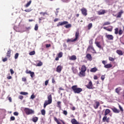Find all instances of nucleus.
<instances>
[{
    "label": "nucleus",
    "instance_id": "44",
    "mask_svg": "<svg viewBox=\"0 0 124 124\" xmlns=\"http://www.w3.org/2000/svg\"><path fill=\"white\" fill-rule=\"evenodd\" d=\"M24 11H25V12H31V9H27L25 10Z\"/></svg>",
    "mask_w": 124,
    "mask_h": 124
},
{
    "label": "nucleus",
    "instance_id": "36",
    "mask_svg": "<svg viewBox=\"0 0 124 124\" xmlns=\"http://www.w3.org/2000/svg\"><path fill=\"white\" fill-rule=\"evenodd\" d=\"M110 23L109 21L106 22L104 23L103 26H107L110 25Z\"/></svg>",
    "mask_w": 124,
    "mask_h": 124
},
{
    "label": "nucleus",
    "instance_id": "52",
    "mask_svg": "<svg viewBox=\"0 0 124 124\" xmlns=\"http://www.w3.org/2000/svg\"><path fill=\"white\" fill-rule=\"evenodd\" d=\"M10 72H11V74H14V71H13V69H11L10 70Z\"/></svg>",
    "mask_w": 124,
    "mask_h": 124
},
{
    "label": "nucleus",
    "instance_id": "21",
    "mask_svg": "<svg viewBox=\"0 0 124 124\" xmlns=\"http://www.w3.org/2000/svg\"><path fill=\"white\" fill-rule=\"evenodd\" d=\"M86 58L88 59L89 61H92L93 60L92 55L90 54H87L86 55Z\"/></svg>",
    "mask_w": 124,
    "mask_h": 124
},
{
    "label": "nucleus",
    "instance_id": "50",
    "mask_svg": "<svg viewBox=\"0 0 124 124\" xmlns=\"http://www.w3.org/2000/svg\"><path fill=\"white\" fill-rule=\"evenodd\" d=\"M18 98L19 99H21V100H23V98H24V96H22V95H19L18 96Z\"/></svg>",
    "mask_w": 124,
    "mask_h": 124
},
{
    "label": "nucleus",
    "instance_id": "3",
    "mask_svg": "<svg viewBox=\"0 0 124 124\" xmlns=\"http://www.w3.org/2000/svg\"><path fill=\"white\" fill-rule=\"evenodd\" d=\"M72 90H73L75 93H80L83 89L82 88H78L77 85H74L72 87Z\"/></svg>",
    "mask_w": 124,
    "mask_h": 124
},
{
    "label": "nucleus",
    "instance_id": "22",
    "mask_svg": "<svg viewBox=\"0 0 124 124\" xmlns=\"http://www.w3.org/2000/svg\"><path fill=\"white\" fill-rule=\"evenodd\" d=\"M32 121L33 123H37V121H38V117H34L32 119Z\"/></svg>",
    "mask_w": 124,
    "mask_h": 124
},
{
    "label": "nucleus",
    "instance_id": "47",
    "mask_svg": "<svg viewBox=\"0 0 124 124\" xmlns=\"http://www.w3.org/2000/svg\"><path fill=\"white\" fill-rule=\"evenodd\" d=\"M32 72H31V71H29V70H26V73H27V74H31Z\"/></svg>",
    "mask_w": 124,
    "mask_h": 124
},
{
    "label": "nucleus",
    "instance_id": "17",
    "mask_svg": "<svg viewBox=\"0 0 124 124\" xmlns=\"http://www.w3.org/2000/svg\"><path fill=\"white\" fill-rule=\"evenodd\" d=\"M95 44L98 48H99L100 49H103V47L101 46V45H100V43L99 42H95Z\"/></svg>",
    "mask_w": 124,
    "mask_h": 124
},
{
    "label": "nucleus",
    "instance_id": "32",
    "mask_svg": "<svg viewBox=\"0 0 124 124\" xmlns=\"http://www.w3.org/2000/svg\"><path fill=\"white\" fill-rule=\"evenodd\" d=\"M75 41H74V39H68L67 42H75Z\"/></svg>",
    "mask_w": 124,
    "mask_h": 124
},
{
    "label": "nucleus",
    "instance_id": "46",
    "mask_svg": "<svg viewBox=\"0 0 124 124\" xmlns=\"http://www.w3.org/2000/svg\"><path fill=\"white\" fill-rule=\"evenodd\" d=\"M40 14H41V15H43V16H44L45 15H47V13L46 12L44 13L43 12H41Z\"/></svg>",
    "mask_w": 124,
    "mask_h": 124
},
{
    "label": "nucleus",
    "instance_id": "38",
    "mask_svg": "<svg viewBox=\"0 0 124 124\" xmlns=\"http://www.w3.org/2000/svg\"><path fill=\"white\" fill-rule=\"evenodd\" d=\"M123 32H124V31H123V30H122L121 29H120L119 30V31L118 32V33L119 34V35H122V34H123Z\"/></svg>",
    "mask_w": 124,
    "mask_h": 124
},
{
    "label": "nucleus",
    "instance_id": "14",
    "mask_svg": "<svg viewBox=\"0 0 124 124\" xmlns=\"http://www.w3.org/2000/svg\"><path fill=\"white\" fill-rule=\"evenodd\" d=\"M111 109L112 110L113 112H114V113H120V109H118L116 108H112Z\"/></svg>",
    "mask_w": 124,
    "mask_h": 124
},
{
    "label": "nucleus",
    "instance_id": "15",
    "mask_svg": "<svg viewBox=\"0 0 124 124\" xmlns=\"http://www.w3.org/2000/svg\"><path fill=\"white\" fill-rule=\"evenodd\" d=\"M69 60L71 61H76V60H77V57L75 55H72L69 57Z\"/></svg>",
    "mask_w": 124,
    "mask_h": 124
},
{
    "label": "nucleus",
    "instance_id": "55",
    "mask_svg": "<svg viewBox=\"0 0 124 124\" xmlns=\"http://www.w3.org/2000/svg\"><path fill=\"white\" fill-rule=\"evenodd\" d=\"M14 115L15 116H18V115H19V113H18V112H15L14 113Z\"/></svg>",
    "mask_w": 124,
    "mask_h": 124
},
{
    "label": "nucleus",
    "instance_id": "49",
    "mask_svg": "<svg viewBox=\"0 0 124 124\" xmlns=\"http://www.w3.org/2000/svg\"><path fill=\"white\" fill-rule=\"evenodd\" d=\"M109 60L110 61V62H114V58L113 57H109Z\"/></svg>",
    "mask_w": 124,
    "mask_h": 124
},
{
    "label": "nucleus",
    "instance_id": "39",
    "mask_svg": "<svg viewBox=\"0 0 124 124\" xmlns=\"http://www.w3.org/2000/svg\"><path fill=\"white\" fill-rule=\"evenodd\" d=\"M107 31H113V27L111 26V28H108V29H107Z\"/></svg>",
    "mask_w": 124,
    "mask_h": 124
},
{
    "label": "nucleus",
    "instance_id": "29",
    "mask_svg": "<svg viewBox=\"0 0 124 124\" xmlns=\"http://www.w3.org/2000/svg\"><path fill=\"white\" fill-rule=\"evenodd\" d=\"M20 94H22V95H27V94H29V93H28V92H20Z\"/></svg>",
    "mask_w": 124,
    "mask_h": 124
},
{
    "label": "nucleus",
    "instance_id": "59",
    "mask_svg": "<svg viewBox=\"0 0 124 124\" xmlns=\"http://www.w3.org/2000/svg\"><path fill=\"white\" fill-rule=\"evenodd\" d=\"M46 48H49V47H51V45L50 44H46Z\"/></svg>",
    "mask_w": 124,
    "mask_h": 124
},
{
    "label": "nucleus",
    "instance_id": "40",
    "mask_svg": "<svg viewBox=\"0 0 124 124\" xmlns=\"http://www.w3.org/2000/svg\"><path fill=\"white\" fill-rule=\"evenodd\" d=\"M62 52H60L58 54V58H62Z\"/></svg>",
    "mask_w": 124,
    "mask_h": 124
},
{
    "label": "nucleus",
    "instance_id": "58",
    "mask_svg": "<svg viewBox=\"0 0 124 124\" xmlns=\"http://www.w3.org/2000/svg\"><path fill=\"white\" fill-rule=\"evenodd\" d=\"M63 2H69V0H62Z\"/></svg>",
    "mask_w": 124,
    "mask_h": 124
},
{
    "label": "nucleus",
    "instance_id": "8",
    "mask_svg": "<svg viewBox=\"0 0 124 124\" xmlns=\"http://www.w3.org/2000/svg\"><path fill=\"white\" fill-rule=\"evenodd\" d=\"M68 22L67 21H63L62 22H59V23L57 24V27H60V26H63V25H66L68 24Z\"/></svg>",
    "mask_w": 124,
    "mask_h": 124
},
{
    "label": "nucleus",
    "instance_id": "64",
    "mask_svg": "<svg viewBox=\"0 0 124 124\" xmlns=\"http://www.w3.org/2000/svg\"><path fill=\"white\" fill-rule=\"evenodd\" d=\"M55 78H52V83H55Z\"/></svg>",
    "mask_w": 124,
    "mask_h": 124
},
{
    "label": "nucleus",
    "instance_id": "16",
    "mask_svg": "<svg viewBox=\"0 0 124 124\" xmlns=\"http://www.w3.org/2000/svg\"><path fill=\"white\" fill-rule=\"evenodd\" d=\"M87 88L88 89H92L93 88V83L92 81H90L88 84L87 85Z\"/></svg>",
    "mask_w": 124,
    "mask_h": 124
},
{
    "label": "nucleus",
    "instance_id": "12",
    "mask_svg": "<svg viewBox=\"0 0 124 124\" xmlns=\"http://www.w3.org/2000/svg\"><path fill=\"white\" fill-rule=\"evenodd\" d=\"M76 38L74 39V41H77V39L79 37V31H77L75 35Z\"/></svg>",
    "mask_w": 124,
    "mask_h": 124
},
{
    "label": "nucleus",
    "instance_id": "57",
    "mask_svg": "<svg viewBox=\"0 0 124 124\" xmlns=\"http://www.w3.org/2000/svg\"><path fill=\"white\" fill-rule=\"evenodd\" d=\"M102 63L104 64V65H106V63H107V62L105 61H102Z\"/></svg>",
    "mask_w": 124,
    "mask_h": 124
},
{
    "label": "nucleus",
    "instance_id": "56",
    "mask_svg": "<svg viewBox=\"0 0 124 124\" xmlns=\"http://www.w3.org/2000/svg\"><path fill=\"white\" fill-rule=\"evenodd\" d=\"M72 70L74 73H75V68H74V67H72Z\"/></svg>",
    "mask_w": 124,
    "mask_h": 124
},
{
    "label": "nucleus",
    "instance_id": "1",
    "mask_svg": "<svg viewBox=\"0 0 124 124\" xmlns=\"http://www.w3.org/2000/svg\"><path fill=\"white\" fill-rule=\"evenodd\" d=\"M87 71V67L85 65L82 66L81 71L79 72V76L80 77H84L86 75V71Z\"/></svg>",
    "mask_w": 124,
    "mask_h": 124
},
{
    "label": "nucleus",
    "instance_id": "18",
    "mask_svg": "<svg viewBox=\"0 0 124 124\" xmlns=\"http://www.w3.org/2000/svg\"><path fill=\"white\" fill-rule=\"evenodd\" d=\"M98 15H104V14H105V10H101L98 12Z\"/></svg>",
    "mask_w": 124,
    "mask_h": 124
},
{
    "label": "nucleus",
    "instance_id": "30",
    "mask_svg": "<svg viewBox=\"0 0 124 124\" xmlns=\"http://www.w3.org/2000/svg\"><path fill=\"white\" fill-rule=\"evenodd\" d=\"M64 27L65 28H66V29H69V28H71L72 25L71 24H69L66 25Z\"/></svg>",
    "mask_w": 124,
    "mask_h": 124
},
{
    "label": "nucleus",
    "instance_id": "33",
    "mask_svg": "<svg viewBox=\"0 0 124 124\" xmlns=\"http://www.w3.org/2000/svg\"><path fill=\"white\" fill-rule=\"evenodd\" d=\"M114 31H115L114 33L115 34H118V33H119V28H115Z\"/></svg>",
    "mask_w": 124,
    "mask_h": 124
},
{
    "label": "nucleus",
    "instance_id": "54",
    "mask_svg": "<svg viewBox=\"0 0 124 124\" xmlns=\"http://www.w3.org/2000/svg\"><path fill=\"white\" fill-rule=\"evenodd\" d=\"M22 80L23 82H26V81H27V78H22Z\"/></svg>",
    "mask_w": 124,
    "mask_h": 124
},
{
    "label": "nucleus",
    "instance_id": "7",
    "mask_svg": "<svg viewBox=\"0 0 124 124\" xmlns=\"http://www.w3.org/2000/svg\"><path fill=\"white\" fill-rule=\"evenodd\" d=\"M81 11L82 12V15H83L84 16H87V15H88V14L87 13V11L86 8L81 9Z\"/></svg>",
    "mask_w": 124,
    "mask_h": 124
},
{
    "label": "nucleus",
    "instance_id": "27",
    "mask_svg": "<svg viewBox=\"0 0 124 124\" xmlns=\"http://www.w3.org/2000/svg\"><path fill=\"white\" fill-rule=\"evenodd\" d=\"M43 65V63L41 62V61H40L36 65V66H42V65Z\"/></svg>",
    "mask_w": 124,
    "mask_h": 124
},
{
    "label": "nucleus",
    "instance_id": "6",
    "mask_svg": "<svg viewBox=\"0 0 124 124\" xmlns=\"http://www.w3.org/2000/svg\"><path fill=\"white\" fill-rule=\"evenodd\" d=\"M62 65H59L56 68V71L57 72H58V73H61L62 72Z\"/></svg>",
    "mask_w": 124,
    "mask_h": 124
},
{
    "label": "nucleus",
    "instance_id": "35",
    "mask_svg": "<svg viewBox=\"0 0 124 124\" xmlns=\"http://www.w3.org/2000/svg\"><path fill=\"white\" fill-rule=\"evenodd\" d=\"M88 30H91V28H93V24L92 23H90L88 25Z\"/></svg>",
    "mask_w": 124,
    "mask_h": 124
},
{
    "label": "nucleus",
    "instance_id": "63",
    "mask_svg": "<svg viewBox=\"0 0 124 124\" xmlns=\"http://www.w3.org/2000/svg\"><path fill=\"white\" fill-rule=\"evenodd\" d=\"M93 79L94 80H97V79H98L97 76H94V77H93Z\"/></svg>",
    "mask_w": 124,
    "mask_h": 124
},
{
    "label": "nucleus",
    "instance_id": "28",
    "mask_svg": "<svg viewBox=\"0 0 124 124\" xmlns=\"http://www.w3.org/2000/svg\"><path fill=\"white\" fill-rule=\"evenodd\" d=\"M61 103H62V102H61V101H58L57 102L58 107L59 108H60V109H61V108H62V106H61Z\"/></svg>",
    "mask_w": 124,
    "mask_h": 124
},
{
    "label": "nucleus",
    "instance_id": "11",
    "mask_svg": "<svg viewBox=\"0 0 124 124\" xmlns=\"http://www.w3.org/2000/svg\"><path fill=\"white\" fill-rule=\"evenodd\" d=\"M124 13V11L123 10H121L117 14L116 16L117 18H121L122 17V15Z\"/></svg>",
    "mask_w": 124,
    "mask_h": 124
},
{
    "label": "nucleus",
    "instance_id": "4",
    "mask_svg": "<svg viewBox=\"0 0 124 124\" xmlns=\"http://www.w3.org/2000/svg\"><path fill=\"white\" fill-rule=\"evenodd\" d=\"M48 100H46L45 101L44 104V108H46V106L47 105H48V104H51L52 103V95L50 94L47 96Z\"/></svg>",
    "mask_w": 124,
    "mask_h": 124
},
{
    "label": "nucleus",
    "instance_id": "45",
    "mask_svg": "<svg viewBox=\"0 0 124 124\" xmlns=\"http://www.w3.org/2000/svg\"><path fill=\"white\" fill-rule=\"evenodd\" d=\"M119 109H120V111H122L123 112L124 111V109L123 108V107L121 106V105H119Z\"/></svg>",
    "mask_w": 124,
    "mask_h": 124
},
{
    "label": "nucleus",
    "instance_id": "5",
    "mask_svg": "<svg viewBox=\"0 0 124 124\" xmlns=\"http://www.w3.org/2000/svg\"><path fill=\"white\" fill-rule=\"evenodd\" d=\"M24 112H25L26 115H32V114H34V110L27 108H24Z\"/></svg>",
    "mask_w": 124,
    "mask_h": 124
},
{
    "label": "nucleus",
    "instance_id": "23",
    "mask_svg": "<svg viewBox=\"0 0 124 124\" xmlns=\"http://www.w3.org/2000/svg\"><path fill=\"white\" fill-rule=\"evenodd\" d=\"M104 67L105 68H111L112 67V64H107L105 65Z\"/></svg>",
    "mask_w": 124,
    "mask_h": 124
},
{
    "label": "nucleus",
    "instance_id": "41",
    "mask_svg": "<svg viewBox=\"0 0 124 124\" xmlns=\"http://www.w3.org/2000/svg\"><path fill=\"white\" fill-rule=\"evenodd\" d=\"M35 31H38V25L36 24L34 28Z\"/></svg>",
    "mask_w": 124,
    "mask_h": 124
},
{
    "label": "nucleus",
    "instance_id": "60",
    "mask_svg": "<svg viewBox=\"0 0 124 124\" xmlns=\"http://www.w3.org/2000/svg\"><path fill=\"white\" fill-rule=\"evenodd\" d=\"M48 83H49V80H46L45 81V85L47 86V85H48Z\"/></svg>",
    "mask_w": 124,
    "mask_h": 124
},
{
    "label": "nucleus",
    "instance_id": "24",
    "mask_svg": "<svg viewBox=\"0 0 124 124\" xmlns=\"http://www.w3.org/2000/svg\"><path fill=\"white\" fill-rule=\"evenodd\" d=\"M116 53L120 56H123V51L121 50H116Z\"/></svg>",
    "mask_w": 124,
    "mask_h": 124
},
{
    "label": "nucleus",
    "instance_id": "61",
    "mask_svg": "<svg viewBox=\"0 0 124 124\" xmlns=\"http://www.w3.org/2000/svg\"><path fill=\"white\" fill-rule=\"evenodd\" d=\"M104 79H105V77L104 76H102L101 77V80H102V81H103L104 80Z\"/></svg>",
    "mask_w": 124,
    "mask_h": 124
},
{
    "label": "nucleus",
    "instance_id": "31",
    "mask_svg": "<svg viewBox=\"0 0 124 124\" xmlns=\"http://www.w3.org/2000/svg\"><path fill=\"white\" fill-rule=\"evenodd\" d=\"M41 114L43 115V116H45V114H46V111L45 110V109H42L41 111Z\"/></svg>",
    "mask_w": 124,
    "mask_h": 124
},
{
    "label": "nucleus",
    "instance_id": "20",
    "mask_svg": "<svg viewBox=\"0 0 124 124\" xmlns=\"http://www.w3.org/2000/svg\"><path fill=\"white\" fill-rule=\"evenodd\" d=\"M96 71H97V68L96 67L92 68L90 70V72H93V73H94V72H96Z\"/></svg>",
    "mask_w": 124,
    "mask_h": 124
},
{
    "label": "nucleus",
    "instance_id": "34",
    "mask_svg": "<svg viewBox=\"0 0 124 124\" xmlns=\"http://www.w3.org/2000/svg\"><path fill=\"white\" fill-rule=\"evenodd\" d=\"M29 55H30V56H33V55H35V51H32L30 52L29 53Z\"/></svg>",
    "mask_w": 124,
    "mask_h": 124
},
{
    "label": "nucleus",
    "instance_id": "51",
    "mask_svg": "<svg viewBox=\"0 0 124 124\" xmlns=\"http://www.w3.org/2000/svg\"><path fill=\"white\" fill-rule=\"evenodd\" d=\"M7 58H5L2 59V62H7Z\"/></svg>",
    "mask_w": 124,
    "mask_h": 124
},
{
    "label": "nucleus",
    "instance_id": "26",
    "mask_svg": "<svg viewBox=\"0 0 124 124\" xmlns=\"http://www.w3.org/2000/svg\"><path fill=\"white\" fill-rule=\"evenodd\" d=\"M31 0L29 1L25 5V7H29L30 5H31Z\"/></svg>",
    "mask_w": 124,
    "mask_h": 124
},
{
    "label": "nucleus",
    "instance_id": "42",
    "mask_svg": "<svg viewBox=\"0 0 124 124\" xmlns=\"http://www.w3.org/2000/svg\"><path fill=\"white\" fill-rule=\"evenodd\" d=\"M30 74H31V78H33V77L34 76V72H32Z\"/></svg>",
    "mask_w": 124,
    "mask_h": 124
},
{
    "label": "nucleus",
    "instance_id": "2",
    "mask_svg": "<svg viewBox=\"0 0 124 124\" xmlns=\"http://www.w3.org/2000/svg\"><path fill=\"white\" fill-rule=\"evenodd\" d=\"M109 113H110V109H106L105 111V117L103 118V120H102L104 123H105V122H107V123H109V118H107V115Z\"/></svg>",
    "mask_w": 124,
    "mask_h": 124
},
{
    "label": "nucleus",
    "instance_id": "25",
    "mask_svg": "<svg viewBox=\"0 0 124 124\" xmlns=\"http://www.w3.org/2000/svg\"><path fill=\"white\" fill-rule=\"evenodd\" d=\"M122 89H121V88H116V89H115V92H116V93H120V92H121V90Z\"/></svg>",
    "mask_w": 124,
    "mask_h": 124
},
{
    "label": "nucleus",
    "instance_id": "62",
    "mask_svg": "<svg viewBox=\"0 0 124 124\" xmlns=\"http://www.w3.org/2000/svg\"><path fill=\"white\" fill-rule=\"evenodd\" d=\"M54 121L57 123L59 122V120H58V119L56 117H54Z\"/></svg>",
    "mask_w": 124,
    "mask_h": 124
},
{
    "label": "nucleus",
    "instance_id": "37",
    "mask_svg": "<svg viewBox=\"0 0 124 124\" xmlns=\"http://www.w3.org/2000/svg\"><path fill=\"white\" fill-rule=\"evenodd\" d=\"M18 57H19V53H16L15 55V60H17L18 59Z\"/></svg>",
    "mask_w": 124,
    "mask_h": 124
},
{
    "label": "nucleus",
    "instance_id": "10",
    "mask_svg": "<svg viewBox=\"0 0 124 124\" xmlns=\"http://www.w3.org/2000/svg\"><path fill=\"white\" fill-rule=\"evenodd\" d=\"M99 105H100L99 102L96 101L95 102V104L93 105L94 109H97V108H98V107H99Z\"/></svg>",
    "mask_w": 124,
    "mask_h": 124
},
{
    "label": "nucleus",
    "instance_id": "9",
    "mask_svg": "<svg viewBox=\"0 0 124 124\" xmlns=\"http://www.w3.org/2000/svg\"><path fill=\"white\" fill-rule=\"evenodd\" d=\"M106 36L108 40H113L114 39V36L112 35L108 34L106 35Z\"/></svg>",
    "mask_w": 124,
    "mask_h": 124
},
{
    "label": "nucleus",
    "instance_id": "43",
    "mask_svg": "<svg viewBox=\"0 0 124 124\" xmlns=\"http://www.w3.org/2000/svg\"><path fill=\"white\" fill-rule=\"evenodd\" d=\"M63 115H65V116H67V111L63 110Z\"/></svg>",
    "mask_w": 124,
    "mask_h": 124
},
{
    "label": "nucleus",
    "instance_id": "19",
    "mask_svg": "<svg viewBox=\"0 0 124 124\" xmlns=\"http://www.w3.org/2000/svg\"><path fill=\"white\" fill-rule=\"evenodd\" d=\"M71 123L72 124H79V123L75 119H72Z\"/></svg>",
    "mask_w": 124,
    "mask_h": 124
},
{
    "label": "nucleus",
    "instance_id": "13",
    "mask_svg": "<svg viewBox=\"0 0 124 124\" xmlns=\"http://www.w3.org/2000/svg\"><path fill=\"white\" fill-rule=\"evenodd\" d=\"M6 57L7 58H10V57H11V50H10V49L7 51Z\"/></svg>",
    "mask_w": 124,
    "mask_h": 124
},
{
    "label": "nucleus",
    "instance_id": "48",
    "mask_svg": "<svg viewBox=\"0 0 124 124\" xmlns=\"http://www.w3.org/2000/svg\"><path fill=\"white\" fill-rule=\"evenodd\" d=\"M31 99H33L35 98V96L34 95V94H32L31 96Z\"/></svg>",
    "mask_w": 124,
    "mask_h": 124
},
{
    "label": "nucleus",
    "instance_id": "53",
    "mask_svg": "<svg viewBox=\"0 0 124 124\" xmlns=\"http://www.w3.org/2000/svg\"><path fill=\"white\" fill-rule=\"evenodd\" d=\"M11 121H15V117L14 116L11 117Z\"/></svg>",
    "mask_w": 124,
    "mask_h": 124
}]
</instances>
